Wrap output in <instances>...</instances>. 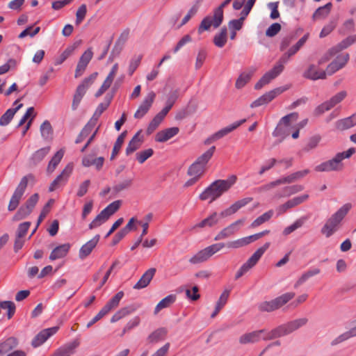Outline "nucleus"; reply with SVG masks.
Wrapping results in <instances>:
<instances>
[{
  "instance_id": "nucleus-45",
  "label": "nucleus",
  "mask_w": 356,
  "mask_h": 356,
  "mask_svg": "<svg viewBox=\"0 0 356 356\" xmlns=\"http://www.w3.org/2000/svg\"><path fill=\"white\" fill-rule=\"evenodd\" d=\"M320 272H321V270L318 268H314L308 270L307 271H306L302 274V275L300 277V278L296 282L294 286L296 288L298 287L299 286H300L303 283H305L310 277L319 274Z\"/></svg>"
},
{
  "instance_id": "nucleus-54",
  "label": "nucleus",
  "mask_w": 356,
  "mask_h": 356,
  "mask_svg": "<svg viewBox=\"0 0 356 356\" xmlns=\"http://www.w3.org/2000/svg\"><path fill=\"white\" fill-rule=\"evenodd\" d=\"M273 215V211L270 210L256 218L251 224V227H256L269 220Z\"/></svg>"
},
{
  "instance_id": "nucleus-13",
  "label": "nucleus",
  "mask_w": 356,
  "mask_h": 356,
  "mask_svg": "<svg viewBox=\"0 0 356 356\" xmlns=\"http://www.w3.org/2000/svg\"><path fill=\"white\" fill-rule=\"evenodd\" d=\"M245 122H246V119H242L241 120L234 122V123H232V124H229V126H227L226 127L221 129L220 130H219L218 131H217L214 134H213L211 136L208 138L204 141V144L209 145L212 142L225 136L230 132H232L234 130H235L236 129H237L238 127H240L241 124H243Z\"/></svg>"
},
{
  "instance_id": "nucleus-1",
  "label": "nucleus",
  "mask_w": 356,
  "mask_h": 356,
  "mask_svg": "<svg viewBox=\"0 0 356 356\" xmlns=\"http://www.w3.org/2000/svg\"><path fill=\"white\" fill-rule=\"evenodd\" d=\"M237 181V177L230 175L227 179H217L212 182L200 195L201 200L210 199L212 202L228 191Z\"/></svg>"
},
{
  "instance_id": "nucleus-50",
  "label": "nucleus",
  "mask_w": 356,
  "mask_h": 356,
  "mask_svg": "<svg viewBox=\"0 0 356 356\" xmlns=\"http://www.w3.org/2000/svg\"><path fill=\"white\" fill-rule=\"evenodd\" d=\"M205 171V167L195 161L188 170V175L200 177Z\"/></svg>"
},
{
  "instance_id": "nucleus-39",
  "label": "nucleus",
  "mask_w": 356,
  "mask_h": 356,
  "mask_svg": "<svg viewBox=\"0 0 356 356\" xmlns=\"http://www.w3.org/2000/svg\"><path fill=\"white\" fill-rule=\"evenodd\" d=\"M355 337H356V325L353 326L348 331L339 335L337 337H336L331 341L330 344L331 346H334Z\"/></svg>"
},
{
  "instance_id": "nucleus-52",
  "label": "nucleus",
  "mask_w": 356,
  "mask_h": 356,
  "mask_svg": "<svg viewBox=\"0 0 356 356\" xmlns=\"http://www.w3.org/2000/svg\"><path fill=\"white\" fill-rule=\"evenodd\" d=\"M120 204V200L113 202L102 211V214L106 215V216L109 219V218L119 209Z\"/></svg>"
},
{
  "instance_id": "nucleus-9",
  "label": "nucleus",
  "mask_w": 356,
  "mask_h": 356,
  "mask_svg": "<svg viewBox=\"0 0 356 356\" xmlns=\"http://www.w3.org/2000/svg\"><path fill=\"white\" fill-rule=\"evenodd\" d=\"M29 181H34L33 175L29 174L22 178L19 184L16 188L13 195H12L8 209L10 211H14L18 207L20 200L22 199L26 188L28 185Z\"/></svg>"
},
{
  "instance_id": "nucleus-48",
  "label": "nucleus",
  "mask_w": 356,
  "mask_h": 356,
  "mask_svg": "<svg viewBox=\"0 0 356 356\" xmlns=\"http://www.w3.org/2000/svg\"><path fill=\"white\" fill-rule=\"evenodd\" d=\"M95 126V124L88 121L76 137L75 143L79 144L81 143L91 133Z\"/></svg>"
},
{
  "instance_id": "nucleus-60",
  "label": "nucleus",
  "mask_w": 356,
  "mask_h": 356,
  "mask_svg": "<svg viewBox=\"0 0 356 356\" xmlns=\"http://www.w3.org/2000/svg\"><path fill=\"white\" fill-rule=\"evenodd\" d=\"M40 132L42 136L47 139L52 134L53 130L50 122L48 120H45L40 126Z\"/></svg>"
},
{
  "instance_id": "nucleus-36",
  "label": "nucleus",
  "mask_w": 356,
  "mask_h": 356,
  "mask_svg": "<svg viewBox=\"0 0 356 356\" xmlns=\"http://www.w3.org/2000/svg\"><path fill=\"white\" fill-rule=\"evenodd\" d=\"M81 40L74 42L72 45L68 46L64 51L60 54L59 58L56 60L55 65L62 64L72 54L74 50L81 44Z\"/></svg>"
},
{
  "instance_id": "nucleus-28",
  "label": "nucleus",
  "mask_w": 356,
  "mask_h": 356,
  "mask_svg": "<svg viewBox=\"0 0 356 356\" xmlns=\"http://www.w3.org/2000/svg\"><path fill=\"white\" fill-rule=\"evenodd\" d=\"M281 73L273 67L270 70L266 72L258 81V82L254 86V88L256 90H260L265 85L269 83L273 79L276 78Z\"/></svg>"
},
{
  "instance_id": "nucleus-41",
  "label": "nucleus",
  "mask_w": 356,
  "mask_h": 356,
  "mask_svg": "<svg viewBox=\"0 0 356 356\" xmlns=\"http://www.w3.org/2000/svg\"><path fill=\"white\" fill-rule=\"evenodd\" d=\"M124 296V292L120 291L118 292L103 307L102 309L108 314L111 310L116 308Z\"/></svg>"
},
{
  "instance_id": "nucleus-2",
  "label": "nucleus",
  "mask_w": 356,
  "mask_h": 356,
  "mask_svg": "<svg viewBox=\"0 0 356 356\" xmlns=\"http://www.w3.org/2000/svg\"><path fill=\"white\" fill-rule=\"evenodd\" d=\"M307 322L308 319L307 318H300L281 324L270 331L266 330V332H265L262 339L264 341H269L290 334L305 325Z\"/></svg>"
},
{
  "instance_id": "nucleus-11",
  "label": "nucleus",
  "mask_w": 356,
  "mask_h": 356,
  "mask_svg": "<svg viewBox=\"0 0 356 356\" xmlns=\"http://www.w3.org/2000/svg\"><path fill=\"white\" fill-rule=\"evenodd\" d=\"M39 200L38 193L33 194L25 202L24 205L20 207L17 212L14 216V219L20 220L26 218L31 214Z\"/></svg>"
},
{
  "instance_id": "nucleus-25",
  "label": "nucleus",
  "mask_w": 356,
  "mask_h": 356,
  "mask_svg": "<svg viewBox=\"0 0 356 356\" xmlns=\"http://www.w3.org/2000/svg\"><path fill=\"white\" fill-rule=\"evenodd\" d=\"M327 74L326 71H319L316 65L312 64L304 72L303 76L306 79L316 81L318 79H325Z\"/></svg>"
},
{
  "instance_id": "nucleus-57",
  "label": "nucleus",
  "mask_w": 356,
  "mask_h": 356,
  "mask_svg": "<svg viewBox=\"0 0 356 356\" xmlns=\"http://www.w3.org/2000/svg\"><path fill=\"white\" fill-rule=\"evenodd\" d=\"M108 220L107 216L104 214H102V211L95 217V218L89 224V229H93L101 226L105 222Z\"/></svg>"
},
{
  "instance_id": "nucleus-61",
  "label": "nucleus",
  "mask_w": 356,
  "mask_h": 356,
  "mask_svg": "<svg viewBox=\"0 0 356 356\" xmlns=\"http://www.w3.org/2000/svg\"><path fill=\"white\" fill-rule=\"evenodd\" d=\"M131 185H132V179H125V180L115 184V186H113V191L115 193H118L122 191L129 188V187H131Z\"/></svg>"
},
{
  "instance_id": "nucleus-10",
  "label": "nucleus",
  "mask_w": 356,
  "mask_h": 356,
  "mask_svg": "<svg viewBox=\"0 0 356 356\" xmlns=\"http://www.w3.org/2000/svg\"><path fill=\"white\" fill-rule=\"evenodd\" d=\"M97 75V72L92 74L90 76L85 78L82 83L76 88L75 94L74 95L72 104V109L75 111L77 109L83 97L86 92L88 87L92 83Z\"/></svg>"
},
{
  "instance_id": "nucleus-3",
  "label": "nucleus",
  "mask_w": 356,
  "mask_h": 356,
  "mask_svg": "<svg viewBox=\"0 0 356 356\" xmlns=\"http://www.w3.org/2000/svg\"><path fill=\"white\" fill-rule=\"evenodd\" d=\"M225 246V244L224 243H218L211 245L197 252L189 259V262L192 264H197L204 262L207 261L211 257H212L215 253L222 249ZM226 246L229 248L236 249L243 247V245L239 238L233 241L228 242L226 244Z\"/></svg>"
},
{
  "instance_id": "nucleus-30",
  "label": "nucleus",
  "mask_w": 356,
  "mask_h": 356,
  "mask_svg": "<svg viewBox=\"0 0 356 356\" xmlns=\"http://www.w3.org/2000/svg\"><path fill=\"white\" fill-rule=\"evenodd\" d=\"M71 245L70 243H64L56 247L51 252L49 259L51 261L63 258L67 255Z\"/></svg>"
},
{
  "instance_id": "nucleus-4",
  "label": "nucleus",
  "mask_w": 356,
  "mask_h": 356,
  "mask_svg": "<svg viewBox=\"0 0 356 356\" xmlns=\"http://www.w3.org/2000/svg\"><path fill=\"white\" fill-rule=\"evenodd\" d=\"M352 208L350 203H346L333 213L322 227L321 232L325 237L329 238L337 232L340 227L341 222L348 211Z\"/></svg>"
},
{
  "instance_id": "nucleus-15",
  "label": "nucleus",
  "mask_w": 356,
  "mask_h": 356,
  "mask_svg": "<svg viewBox=\"0 0 356 356\" xmlns=\"http://www.w3.org/2000/svg\"><path fill=\"white\" fill-rule=\"evenodd\" d=\"M73 170V165L71 163L67 164L61 173L56 177V178L51 182L49 187V191L52 192L58 188L59 186L65 184L67 181Z\"/></svg>"
},
{
  "instance_id": "nucleus-43",
  "label": "nucleus",
  "mask_w": 356,
  "mask_h": 356,
  "mask_svg": "<svg viewBox=\"0 0 356 356\" xmlns=\"http://www.w3.org/2000/svg\"><path fill=\"white\" fill-rule=\"evenodd\" d=\"M227 40V29L225 26L222 27L220 29L219 33H217L213 37V43L214 44L219 47H223Z\"/></svg>"
},
{
  "instance_id": "nucleus-46",
  "label": "nucleus",
  "mask_w": 356,
  "mask_h": 356,
  "mask_svg": "<svg viewBox=\"0 0 356 356\" xmlns=\"http://www.w3.org/2000/svg\"><path fill=\"white\" fill-rule=\"evenodd\" d=\"M307 220V218L305 216H302V217L297 219L293 224H291V225L284 228V229L283 230V232H282L283 235H284V236L289 235L293 232L300 228L301 227L303 226V225L305 223Z\"/></svg>"
},
{
  "instance_id": "nucleus-42",
  "label": "nucleus",
  "mask_w": 356,
  "mask_h": 356,
  "mask_svg": "<svg viewBox=\"0 0 356 356\" xmlns=\"http://www.w3.org/2000/svg\"><path fill=\"white\" fill-rule=\"evenodd\" d=\"M64 155V151L63 149H60L54 155L50 161L49 162L48 166L47 168V172L48 174H51L57 165L60 162L62 158Z\"/></svg>"
},
{
  "instance_id": "nucleus-6",
  "label": "nucleus",
  "mask_w": 356,
  "mask_h": 356,
  "mask_svg": "<svg viewBox=\"0 0 356 356\" xmlns=\"http://www.w3.org/2000/svg\"><path fill=\"white\" fill-rule=\"evenodd\" d=\"M298 118V113H291L282 117L277 126L273 132L275 137H281L282 141L291 134V130L293 129V122H296Z\"/></svg>"
},
{
  "instance_id": "nucleus-53",
  "label": "nucleus",
  "mask_w": 356,
  "mask_h": 356,
  "mask_svg": "<svg viewBox=\"0 0 356 356\" xmlns=\"http://www.w3.org/2000/svg\"><path fill=\"white\" fill-rule=\"evenodd\" d=\"M321 140V137L319 135H315L310 137L307 143L303 147V151L309 152L311 150L315 149L318 145Z\"/></svg>"
},
{
  "instance_id": "nucleus-56",
  "label": "nucleus",
  "mask_w": 356,
  "mask_h": 356,
  "mask_svg": "<svg viewBox=\"0 0 356 356\" xmlns=\"http://www.w3.org/2000/svg\"><path fill=\"white\" fill-rule=\"evenodd\" d=\"M0 308L8 310V318H11L15 312V305L12 301H2L0 302Z\"/></svg>"
},
{
  "instance_id": "nucleus-44",
  "label": "nucleus",
  "mask_w": 356,
  "mask_h": 356,
  "mask_svg": "<svg viewBox=\"0 0 356 356\" xmlns=\"http://www.w3.org/2000/svg\"><path fill=\"white\" fill-rule=\"evenodd\" d=\"M176 300V296L170 294L162 299L156 306L154 309V314H158L161 309L170 307Z\"/></svg>"
},
{
  "instance_id": "nucleus-47",
  "label": "nucleus",
  "mask_w": 356,
  "mask_h": 356,
  "mask_svg": "<svg viewBox=\"0 0 356 356\" xmlns=\"http://www.w3.org/2000/svg\"><path fill=\"white\" fill-rule=\"evenodd\" d=\"M217 213L213 212L211 215H210L207 218L202 220L200 222L196 224L193 228H203L204 227H212L218 223V219L217 218Z\"/></svg>"
},
{
  "instance_id": "nucleus-34",
  "label": "nucleus",
  "mask_w": 356,
  "mask_h": 356,
  "mask_svg": "<svg viewBox=\"0 0 356 356\" xmlns=\"http://www.w3.org/2000/svg\"><path fill=\"white\" fill-rule=\"evenodd\" d=\"M23 106L22 104H18L14 108L8 109L0 118V126H7L13 120L15 114Z\"/></svg>"
},
{
  "instance_id": "nucleus-19",
  "label": "nucleus",
  "mask_w": 356,
  "mask_h": 356,
  "mask_svg": "<svg viewBox=\"0 0 356 356\" xmlns=\"http://www.w3.org/2000/svg\"><path fill=\"white\" fill-rule=\"evenodd\" d=\"M58 330V326L47 328L40 332L32 340L31 345L36 348L44 343L50 337Z\"/></svg>"
},
{
  "instance_id": "nucleus-26",
  "label": "nucleus",
  "mask_w": 356,
  "mask_h": 356,
  "mask_svg": "<svg viewBox=\"0 0 356 356\" xmlns=\"http://www.w3.org/2000/svg\"><path fill=\"white\" fill-rule=\"evenodd\" d=\"M156 268H151L145 272L140 280L133 286L135 289H142L148 286L156 273Z\"/></svg>"
},
{
  "instance_id": "nucleus-49",
  "label": "nucleus",
  "mask_w": 356,
  "mask_h": 356,
  "mask_svg": "<svg viewBox=\"0 0 356 356\" xmlns=\"http://www.w3.org/2000/svg\"><path fill=\"white\" fill-rule=\"evenodd\" d=\"M304 189L302 185H293L291 186L284 187L282 189V194H276V197L280 198L282 197H288L296 193L300 192Z\"/></svg>"
},
{
  "instance_id": "nucleus-24",
  "label": "nucleus",
  "mask_w": 356,
  "mask_h": 356,
  "mask_svg": "<svg viewBox=\"0 0 356 356\" xmlns=\"http://www.w3.org/2000/svg\"><path fill=\"white\" fill-rule=\"evenodd\" d=\"M100 238L99 234H96L91 240L88 241L81 246L79 250V257L80 259H83L87 257L92 252L93 249L97 245Z\"/></svg>"
},
{
  "instance_id": "nucleus-16",
  "label": "nucleus",
  "mask_w": 356,
  "mask_h": 356,
  "mask_svg": "<svg viewBox=\"0 0 356 356\" xmlns=\"http://www.w3.org/2000/svg\"><path fill=\"white\" fill-rule=\"evenodd\" d=\"M349 58L350 56L348 53H343L338 55L336 58L327 65L326 68L327 74L332 75L338 70L342 69L346 65Z\"/></svg>"
},
{
  "instance_id": "nucleus-58",
  "label": "nucleus",
  "mask_w": 356,
  "mask_h": 356,
  "mask_svg": "<svg viewBox=\"0 0 356 356\" xmlns=\"http://www.w3.org/2000/svg\"><path fill=\"white\" fill-rule=\"evenodd\" d=\"M108 108V104L100 103L97 107L92 117L90 119V122L96 125L97 122L103 112Z\"/></svg>"
},
{
  "instance_id": "nucleus-14",
  "label": "nucleus",
  "mask_w": 356,
  "mask_h": 356,
  "mask_svg": "<svg viewBox=\"0 0 356 356\" xmlns=\"http://www.w3.org/2000/svg\"><path fill=\"white\" fill-rule=\"evenodd\" d=\"M245 218H241L222 229L214 238L215 241L225 239L237 232L243 225Z\"/></svg>"
},
{
  "instance_id": "nucleus-20",
  "label": "nucleus",
  "mask_w": 356,
  "mask_h": 356,
  "mask_svg": "<svg viewBox=\"0 0 356 356\" xmlns=\"http://www.w3.org/2000/svg\"><path fill=\"white\" fill-rule=\"evenodd\" d=\"M265 332L266 330L262 329L242 334L239 338V343L241 344L257 343L262 339Z\"/></svg>"
},
{
  "instance_id": "nucleus-22",
  "label": "nucleus",
  "mask_w": 356,
  "mask_h": 356,
  "mask_svg": "<svg viewBox=\"0 0 356 356\" xmlns=\"http://www.w3.org/2000/svg\"><path fill=\"white\" fill-rule=\"evenodd\" d=\"M252 197H245L232 204L227 209L222 211L220 213L221 218H225L236 213L240 209L246 206L252 201Z\"/></svg>"
},
{
  "instance_id": "nucleus-37",
  "label": "nucleus",
  "mask_w": 356,
  "mask_h": 356,
  "mask_svg": "<svg viewBox=\"0 0 356 356\" xmlns=\"http://www.w3.org/2000/svg\"><path fill=\"white\" fill-rule=\"evenodd\" d=\"M168 331L165 327H160L152 332L147 337V340L150 343H156L160 341L163 340Z\"/></svg>"
},
{
  "instance_id": "nucleus-59",
  "label": "nucleus",
  "mask_w": 356,
  "mask_h": 356,
  "mask_svg": "<svg viewBox=\"0 0 356 356\" xmlns=\"http://www.w3.org/2000/svg\"><path fill=\"white\" fill-rule=\"evenodd\" d=\"M347 92L345 90L340 91L337 93L332 97H331L329 100H327L332 108L335 106L337 104L343 101V99L346 97Z\"/></svg>"
},
{
  "instance_id": "nucleus-5",
  "label": "nucleus",
  "mask_w": 356,
  "mask_h": 356,
  "mask_svg": "<svg viewBox=\"0 0 356 356\" xmlns=\"http://www.w3.org/2000/svg\"><path fill=\"white\" fill-rule=\"evenodd\" d=\"M232 0H225L218 8L213 10V16L208 15L201 22L199 28V33L207 31L213 26L215 29L219 27L223 21V8L228 5Z\"/></svg>"
},
{
  "instance_id": "nucleus-31",
  "label": "nucleus",
  "mask_w": 356,
  "mask_h": 356,
  "mask_svg": "<svg viewBox=\"0 0 356 356\" xmlns=\"http://www.w3.org/2000/svg\"><path fill=\"white\" fill-rule=\"evenodd\" d=\"M138 308V306L136 305H131L124 307L121 308L119 309L116 313L113 314V316L111 318V323H115L122 318L125 317L126 316L134 312Z\"/></svg>"
},
{
  "instance_id": "nucleus-55",
  "label": "nucleus",
  "mask_w": 356,
  "mask_h": 356,
  "mask_svg": "<svg viewBox=\"0 0 356 356\" xmlns=\"http://www.w3.org/2000/svg\"><path fill=\"white\" fill-rule=\"evenodd\" d=\"M332 3H327L325 6L319 7L313 14V18L325 17L330 13Z\"/></svg>"
},
{
  "instance_id": "nucleus-64",
  "label": "nucleus",
  "mask_w": 356,
  "mask_h": 356,
  "mask_svg": "<svg viewBox=\"0 0 356 356\" xmlns=\"http://www.w3.org/2000/svg\"><path fill=\"white\" fill-rule=\"evenodd\" d=\"M163 121V119L160 118V116L156 115L154 118L152 120V121L149 122L147 129V134L150 135L152 134L156 128L159 127V125L161 124V122Z\"/></svg>"
},
{
  "instance_id": "nucleus-12",
  "label": "nucleus",
  "mask_w": 356,
  "mask_h": 356,
  "mask_svg": "<svg viewBox=\"0 0 356 356\" xmlns=\"http://www.w3.org/2000/svg\"><path fill=\"white\" fill-rule=\"evenodd\" d=\"M343 168V165L339 159V156L336 154L332 159L315 166L314 170L316 172L339 171L341 170Z\"/></svg>"
},
{
  "instance_id": "nucleus-18",
  "label": "nucleus",
  "mask_w": 356,
  "mask_h": 356,
  "mask_svg": "<svg viewBox=\"0 0 356 356\" xmlns=\"http://www.w3.org/2000/svg\"><path fill=\"white\" fill-rule=\"evenodd\" d=\"M155 97L156 95L153 91L147 94V95L145 97V98L144 99V100L143 101V102L136 111L134 114L135 118L140 119L148 112L154 102Z\"/></svg>"
},
{
  "instance_id": "nucleus-23",
  "label": "nucleus",
  "mask_w": 356,
  "mask_h": 356,
  "mask_svg": "<svg viewBox=\"0 0 356 356\" xmlns=\"http://www.w3.org/2000/svg\"><path fill=\"white\" fill-rule=\"evenodd\" d=\"M18 345L19 341L15 337H10L0 342V356L7 355L15 349Z\"/></svg>"
},
{
  "instance_id": "nucleus-35",
  "label": "nucleus",
  "mask_w": 356,
  "mask_h": 356,
  "mask_svg": "<svg viewBox=\"0 0 356 356\" xmlns=\"http://www.w3.org/2000/svg\"><path fill=\"white\" fill-rule=\"evenodd\" d=\"M50 147L47 146L45 147L40 148V149L35 151L30 158V164L33 165H36L40 162H41L44 157L49 153Z\"/></svg>"
},
{
  "instance_id": "nucleus-27",
  "label": "nucleus",
  "mask_w": 356,
  "mask_h": 356,
  "mask_svg": "<svg viewBox=\"0 0 356 356\" xmlns=\"http://www.w3.org/2000/svg\"><path fill=\"white\" fill-rule=\"evenodd\" d=\"M356 42V35H350L329 49L330 56H334Z\"/></svg>"
},
{
  "instance_id": "nucleus-21",
  "label": "nucleus",
  "mask_w": 356,
  "mask_h": 356,
  "mask_svg": "<svg viewBox=\"0 0 356 356\" xmlns=\"http://www.w3.org/2000/svg\"><path fill=\"white\" fill-rule=\"evenodd\" d=\"M309 197V195L304 194L300 196L295 197L291 200H289L284 204L280 205L277 211V215H282L288 209L293 208L302 202H305Z\"/></svg>"
},
{
  "instance_id": "nucleus-7",
  "label": "nucleus",
  "mask_w": 356,
  "mask_h": 356,
  "mask_svg": "<svg viewBox=\"0 0 356 356\" xmlns=\"http://www.w3.org/2000/svg\"><path fill=\"white\" fill-rule=\"evenodd\" d=\"M295 297V293L288 292L270 301H264L259 304L261 312H271L278 309Z\"/></svg>"
},
{
  "instance_id": "nucleus-51",
  "label": "nucleus",
  "mask_w": 356,
  "mask_h": 356,
  "mask_svg": "<svg viewBox=\"0 0 356 356\" xmlns=\"http://www.w3.org/2000/svg\"><path fill=\"white\" fill-rule=\"evenodd\" d=\"M215 150V146L211 147L207 152L200 156L195 161L206 168V165L213 156Z\"/></svg>"
},
{
  "instance_id": "nucleus-62",
  "label": "nucleus",
  "mask_w": 356,
  "mask_h": 356,
  "mask_svg": "<svg viewBox=\"0 0 356 356\" xmlns=\"http://www.w3.org/2000/svg\"><path fill=\"white\" fill-rule=\"evenodd\" d=\"M154 154V150L152 148L139 152L136 154V159L140 163H143L147 159L151 157Z\"/></svg>"
},
{
  "instance_id": "nucleus-33",
  "label": "nucleus",
  "mask_w": 356,
  "mask_h": 356,
  "mask_svg": "<svg viewBox=\"0 0 356 356\" xmlns=\"http://www.w3.org/2000/svg\"><path fill=\"white\" fill-rule=\"evenodd\" d=\"M104 162V158L99 156L98 158H94L92 155H86L82 159V164L85 167H90L95 165L97 170H99Z\"/></svg>"
},
{
  "instance_id": "nucleus-38",
  "label": "nucleus",
  "mask_w": 356,
  "mask_h": 356,
  "mask_svg": "<svg viewBox=\"0 0 356 356\" xmlns=\"http://www.w3.org/2000/svg\"><path fill=\"white\" fill-rule=\"evenodd\" d=\"M141 131H138L129 141L127 148L126 154L129 155L140 148L143 143V138L139 137Z\"/></svg>"
},
{
  "instance_id": "nucleus-17",
  "label": "nucleus",
  "mask_w": 356,
  "mask_h": 356,
  "mask_svg": "<svg viewBox=\"0 0 356 356\" xmlns=\"http://www.w3.org/2000/svg\"><path fill=\"white\" fill-rule=\"evenodd\" d=\"M285 89H283L282 88H277L275 89H273L268 92H266L261 97H259L258 99L254 100L251 104V108H256L259 107L260 106L267 104L270 102H271L273 99H275L277 95L281 94L284 91Z\"/></svg>"
},
{
  "instance_id": "nucleus-8",
  "label": "nucleus",
  "mask_w": 356,
  "mask_h": 356,
  "mask_svg": "<svg viewBox=\"0 0 356 356\" xmlns=\"http://www.w3.org/2000/svg\"><path fill=\"white\" fill-rule=\"evenodd\" d=\"M270 246V243H266L262 247L257 249L254 254L244 263L241 267L236 272L235 279L238 280L242 277L245 273L248 272L252 267H254L259 260L261 259L264 252Z\"/></svg>"
},
{
  "instance_id": "nucleus-32",
  "label": "nucleus",
  "mask_w": 356,
  "mask_h": 356,
  "mask_svg": "<svg viewBox=\"0 0 356 356\" xmlns=\"http://www.w3.org/2000/svg\"><path fill=\"white\" fill-rule=\"evenodd\" d=\"M256 70V67H250L248 71L241 73L236 81V88L239 89L244 87L245 85L251 79V77Z\"/></svg>"
},
{
  "instance_id": "nucleus-63",
  "label": "nucleus",
  "mask_w": 356,
  "mask_h": 356,
  "mask_svg": "<svg viewBox=\"0 0 356 356\" xmlns=\"http://www.w3.org/2000/svg\"><path fill=\"white\" fill-rule=\"evenodd\" d=\"M291 56L286 52L284 53L278 60V61L276 63V64L274 65V67L280 73L282 72V71L284 69V64L287 63Z\"/></svg>"
},
{
  "instance_id": "nucleus-29",
  "label": "nucleus",
  "mask_w": 356,
  "mask_h": 356,
  "mask_svg": "<svg viewBox=\"0 0 356 356\" xmlns=\"http://www.w3.org/2000/svg\"><path fill=\"white\" fill-rule=\"evenodd\" d=\"M178 127H170L159 131L156 134L155 140L159 143L165 142L179 133Z\"/></svg>"
},
{
  "instance_id": "nucleus-40",
  "label": "nucleus",
  "mask_w": 356,
  "mask_h": 356,
  "mask_svg": "<svg viewBox=\"0 0 356 356\" xmlns=\"http://www.w3.org/2000/svg\"><path fill=\"white\" fill-rule=\"evenodd\" d=\"M356 125V115L355 114L350 117L338 120L336 127L338 129L345 130Z\"/></svg>"
}]
</instances>
